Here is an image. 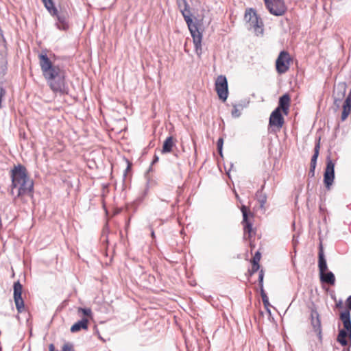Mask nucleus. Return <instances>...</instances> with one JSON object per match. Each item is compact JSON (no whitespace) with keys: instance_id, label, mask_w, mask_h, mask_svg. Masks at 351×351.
<instances>
[{"instance_id":"obj_40","label":"nucleus","mask_w":351,"mask_h":351,"mask_svg":"<svg viewBox=\"0 0 351 351\" xmlns=\"http://www.w3.org/2000/svg\"><path fill=\"white\" fill-rule=\"evenodd\" d=\"M315 167H316V164L311 163L310 169H313V171H315Z\"/></svg>"},{"instance_id":"obj_1","label":"nucleus","mask_w":351,"mask_h":351,"mask_svg":"<svg viewBox=\"0 0 351 351\" xmlns=\"http://www.w3.org/2000/svg\"><path fill=\"white\" fill-rule=\"evenodd\" d=\"M39 64L43 77L53 93L66 94L68 88L65 83V71L58 65H55L46 52L38 54Z\"/></svg>"},{"instance_id":"obj_30","label":"nucleus","mask_w":351,"mask_h":351,"mask_svg":"<svg viewBox=\"0 0 351 351\" xmlns=\"http://www.w3.org/2000/svg\"><path fill=\"white\" fill-rule=\"evenodd\" d=\"M223 144V139L222 138H219L217 141V145L218 152L221 156H222Z\"/></svg>"},{"instance_id":"obj_46","label":"nucleus","mask_w":351,"mask_h":351,"mask_svg":"<svg viewBox=\"0 0 351 351\" xmlns=\"http://www.w3.org/2000/svg\"><path fill=\"white\" fill-rule=\"evenodd\" d=\"M152 237H154V231L152 232Z\"/></svg>"},{"instance_id":"obj_12","label":"nucleus","mask_w":351,"mask_h":351,"mask_svg":"<svg viewBox=\"0 0 351 351\" xmlns=\"http://www.w3.org/2000/svg\"><path fill=\"white\" fill-rule=\"evenodd\" d=\"M285 123L284 118L281 114L280 109H275L271 114L269 117V125L281 128Z\"/></svg>"},{"instance_id":"obj_6","label":"nucleus","mask_w":351,"mask_h":351,"mask_svg":"<svg viewBox=\"0 0 351 351\" xmlns=\"http://www.w3.org/2000/svg\"><path fill=\"white\" fill-rule=\"evenodd\" d=\"M291 58L288 52L281 51L276 61V68L278 73H285L290 67Z\"/></svg>"},{"instance_id":"obj_9","label":"nucleus","mask_w":351,"mask_h":351,"mask_svg":"<svg viewBox=\"0 0 351 351\" xmlns=\"http://www.w3.org/2000/svg\"><path fill=\"white\" fill-rule=\"evenodd\" d=\"M335 164L330 159V158H327L326 161V167L325 169L324 175V182L327 189H330V186L332 184L334 178H335Z\"/></svg>"},{"instance_id":"obj_35","label":"nucleus","mask_w":351,"mask_h":351,"mask_svg":"<svg viewBox=\"0 0 351 351\" xmlns=\"http://www.w3.org/2000/svg\"><path fill=\"white\" fill-rule=\"evenodd\" d=\"M5 95V90L2 87H0V108H2V98Z\"/></svg>"},{"instance_id":"obj_33","label":"nucleus","mask_w":351,"mask_h":351,"mask_svg":"<svg viewBox=\"0 0 351 351\" xmlns=\"http://www.w3.org/2000/svg\"><path fill=\"white\" fill-rule=\"evenodd\" d=\"M260 259H261V254H260V252H257L255 253V254L252 258V263H256V264H259L258 263L260 261Z\"/></svg>"},{"instance_id":"obj_44","label":"nucleus","mask_w":351,"mask_h":351,"mask_svg":"<svg viewBox=\"0 0 351 351\" xmlns=\"http://www.w3.org/2000/svg\"><path fill=\"white\" fill-rule=\"evenodd\" d=\"M158 160V156H154V160H153L152 163H153V164H154V163H155V162H156Z\"/></svg>"},{"instance_id":"obj_14","label":"nucleus","mask_w":351,"mask_h":351,"mask_svg":"<svg viewBox=\"0 0 351 351\" xmlns=\"http://www.w3.org/2000/svg\"><path fill=\"white\" fill-rule=\"evenodd\" d=\"M290 101V96L288 94L283 95L280 97L278 106L276 109H280V111L282 110L285 115H287L289 112Z\"/></svg>"},{"instance_id":"obj_7","label":"nucleus","mask_w":351,"mask_h":351,"mask_svg":"<svg viewBox=\"0 0 351 351\" xmlns=\"http://www.w3.org/2000/svg\"><path fill=\"white\" fill-rule=\"evenodd\" d=\"M14 300L18 313H22L24 311V301L21 297L23 286L18 280L14 283Z\"/></svg>"},{"instance_id":"obj_23","label":"nucleus","mask_w":351,"mask_h":351,"mask_svg":"<svg viewBox=\"0 0 351 351\" xmlns=\"http://www.w3.org/2000/svg\"><path fill=\"white\" fill-rule=\"evenodd\" d=\"M347 337H349V332L346 330H340L338 337L337 341L342 346H346L348 344V341L346 339Z\"/></svg>"},{"instance_id":"obj_28","label":"nucleus","mask_w":351,"mask_h":351,"mask_svg":"<svg viewBox=\"0 0 351 351\" xmlns=\"http://www.w3.org/2000/svg\"><path fill=\"white\" fill-rule=\"evenodd\" d=\"M241 109H242V106H239L238 107V106L234 105L233 106V109L232 110V117H240V115H241Z\"/></svg>"},{"instance_id":"obj_38","label":"nucleus","mask_w":351,"mask_h":351,"mask_svg":"<svg viewBox=\"0 0 351 351\" xmlns=\"http://www.w3.org/2000/svg\"><path fill=\"white\" fill-rule=\"evenodd\" d=\"M126 161L128 162V167H127L126 169L125 170V176L130 170L131 166H132V164L129 162V160H126Z\"/></svg>"},{"instance_id":"obj_45","label":"nucleus","mask_w":351,"mask_h":351,"mask_svg":"<svg viewBox=\"0 0 351 351\" xmlns=\"http://www.w3.org/2000/svg\"><path fill=\"white\" fill-rule=\"evenodd\" d=\"M235 196H236L237 199L239 200L240 202H241V200L237 193L235 194Z\"/></svg>"},{"instance_id":"obj_13","label":"nucleus","mask_w":351,"mask_h":351,"mask_svg":"<svg viewBox=\"0 0 351 351\" xmlns=\"http://www.w3.org/2000/svg\"><path fill=\"white\" fill-rule=\"evenodd\" d=\"M311 325L319 338L322 334V325L319 315L316 309H312L311 312Z\"/></svg>"},{"instance_id":"obj_5","label":"nucleus","mask_w":351,"mask_h":351,"mask_svg":"<svg viewBox=\"0 0 351 351\" xmlns=\"http://www.w3.org/2000/svg\"><path fill=\"white\" fill-rule=\"evenodd\" d=\"M266 8L274 16H282L287 11L284 0H264Z\"/></svg>"},{"instance_id":"obj_39","label":"nucleus","mask_w":351,"mask_h":351,"mask_svg":"<svg viewBox=\"0 0 351 351\" xmlns=\"http://www.w3.org/2000/svg\"><path fill=\"white\" fill-rule=\"evenodd\" d=\"M308 176L311 177H313L315 176V171H313V169H310L308 172Z\"/></svg>"},{"instance_id":"obj_10","label":"nucleus","mask_w":351,"mask_h":351,"mask_svg":"<svg viewBox=\"0 0 351 351\" xmlns=\"http://www.w3.org/2000/svg\"><path fill=\"white\" fill-rule=\"evenodd\" d=\"M241 210L243 215V221L242 224L243 225V230L245 233H248L249 237L251 236V233L252 232V224L248 220V217L250 215L253 216L252 213L250 210V208L245 206L242 205L241 207Z\"/></svg>"},{"instance_id":"obj_32","label":"nucleus","mask_w":351,"mask_h":351,"mask_svg":"<svg viewBox=\"0 0 351 351\" xmlns=\"http://www.w3.org/2000/svg\"><path fill=\"white\" fill-rule=\"evenodd\" d=\"M62 351H74L73 346L69 343H66L62 348Z\"/></svg>"},{"instance_id":"obj_11","label":"nucleus","mask_w":351,"mask_h":351,"mask_svg":"<svg viewBox=\"0 0 351 351\" xmlns=\"http://www.w3.org/2000/svg\"><path fill=\"white\" fill-rule=\"evenodd\" d=\"M346 87L345 84H339L335 87L333 90L334 104L337 108H339L341 101L346 95Z\"/></svg>"},{"instance_id":"obj_16","label":"nucleus","mask_w":351,"mask_h":351,"mask_svg":"<svg viewBox=\"0 0 351 351\" xmlns=\"http://www.w3.org/2000/svg\"><path fill=\"white\" fill-rule=\"evenodd\" d=\"M340 319L343 322L344 329L349 332V337H351V319L350 313L348 310H346L340 314Z\"/></svg>"},{"instance_id":"obj_41","label":"nucleus","mask_w":351,"mask_h":351,"mask_svg":"<svg viewBox=\"0 0 351 351\" xmlns=\"http://www.w3.org/2000/svg\"><path fill=\"white\" fill-rule=\"evenodd\" d=\"M102 238H103V242H106V243H108V240L107 236H105L104 234H103L102 235Z\"/></svg>"},{"instance_id":"obj_37","label":"nucleus","mask_w":351,"mask_h":351,"mask_svg":"<svg viewBox=\"0 0 351 351\" xmlns=\"http://www.w3.org/2000/svg\"><path fill=\"white\" fill-rule=\"evenodd\" d=\"M346 306L348 310L350 311V310H351V295H350L346 300Z\"/></svg>"},{"instance_id":"obj_22","label":"nucleus","mask_w":351,"mask_h":351,"mask_svg":"<svg viewBox=\"0 0 351 351\" xmlns=\"http://www.w3.org/2000/svg\"><path fill=\"white\" fill-rule=\"evenodd\" d=\"M183 17L188 25L191 34L199 32L197 25L193 23L191 15L185 16L184 13H183Z\"/></svg>"},{"instance_id":"obj_31","label":"nucleus","mask_w":351,"mask_h":351,"mask_svg":"<svg viewBox=\"0 0 351 351\" xmlns=\"http://www.w3.org/2000/svg\"><path fill=\"white\" fill-rule=\"evenodd\" d=\"M78 312H82L84 315L85 316H90L92 314V311L90 308H79Z\"/></svg>"},{"instance_id":"obj_15","label":"nucleus","mask_w":351,"mask_h":351,"mask_svg":"<svg viewBox=\"0 0 351 351\" xmlns=\"http://www.w3.org/2000/svg\"><path fill=\"white\" fill-rule=\"evenodd\" d=\"M193 38L195 50L198 57H200L202 53V34L200 32L191 34Z\"/></svg>"},{"instance_id":"obj_43","label":"nucleus","mask_w":351,"mask_h":351,"mask_svg":"<svg viewBox=\"0 0 351 351\" xmlns=\"http://www.w3.org/2000/svg\"><path fill=\"white\" fill-rule=\"evenodd\" d=\"M336 306L337 308H341L342 306V302L341 301L339 302L338 303L336 304Z\"/></svg>"},{"instance_id":"obj_21","label":"nucleus","mask_w":351,"mask_h":351,"mask_svg":"<svg viewBox=\"0 0 351 351\" xmlns=\"http://www.w3.org/2000/svg\"><path fill=\"white\" fill-rule=\"evenodd\" d=\"M318 267L319 270V274L325 272L328 269L326 261L324 257L322 248H321L319 252Z\"/></svg>"},{"instance_id":"obj_24","label":"nucleus","mask_w":351,"mask_h":351,"mask_svg":"<svg viewBox=\"0 0 351 351\" xmlns=\"http://www.w3.org/2000/svg\"><path fill=\"white\" fill-rule=\"evenodd\" d=\"M178 3L182 14L184 13L185 16L191 15L189 6L186 0H178Z\"/></svg>"},{"instance_id":"obj_29","label":"nucleus","mask_w":351,"mask_h":351,"mask_svg":"<svg viewBox=\"0 0 351 351\" xmlns=\"http://www.w3.org/2000/svg\"><path fill=\"white\" fill-rule=\"evenodd\" d=\"M263 278H264V271L263 269H261L259 271V275H258V285H259L260 289L263 288Z\"/></svg>"},{"instance_id":"obj_27","label":"nucleus","mask_w":351,"mask_h":351,"mask_svg":"<svg viewBox=\"0 0 351 351\" xmlns=\"http://www.w3.org/2000/svg\"><path fill=\"white\" fill-rule=\"evenodd\" d=\"M260 290H261V295L262 298L263 304H264L265 307L267 308V311L270 313V311L268 308V307L270 306L268 297H267L266 293L265 292L264 288L260 289Z\"/></svg>"},{"instance_id":"obj_36","label":"nucleus","mask_w":351,"mask_h":351,"mask_svg":"<svg viewBox=\"0 0 351 351\" xmlns=\"http://www.w3.org/2000/svg\"><path fill=\"white\" fill-rule=\"evenodd\" d=\"M46 9H49V6H51L53 0H42Z\"/></svg>"},{"instance_id":"obj_17","label":"nucleus","mask_w":351,"mask_h":351,"mask_svg":"<svg viewBox=\"0 0 351 351\" xmlns=\"http://www.w3.org/2000/svg\"><path fill=\"white\" fill-rule=\"evenodd\" d=\"M342 108L341 119L342 121H344L351 112V92L345 99Z\"/></svg>"},{"instance_id":"obj_18","label":"nucleus","mask_w":351,"mask_h":351,"mask_svg":"<svg viewBox=\"0 0 351 351\" xmlns=\"http://www.w3.org/2000/svg\"><path fill=\"white\" fill-rule=\"evenodd\" d=\"M176 140L173 138V136H169L165 141L163 145L162 153L167 154L173 151V148L176 147Z\"/></svg>"},{"instance_id":"obj_3","label":"nucleus","mask_w":351,"mask_h":351,"mask_svg":"<svg viewBox=\"0 0 351 351\" xmlns=\"http://www.w3.org/2000/svg\"><path fill=\"white\" fill-rule=\"evenodd\" d=\"M244 17L249 29H253L256 35L263 34V21L253 8L247 9Z\"/></svg>"},{"instance_id":"obj_2","label":"nucleus","mask_w":351,"mask_h":351,"mask_svg":"<svg viewBox=\"0 0 351 351\" xmlns=\"http://www.w3.org/2000/svg\"><path fill=\"white\" fill-rule=\"evenodd\" d=\"M11 194H14V189L18 188L16 197H19L23 195L32 196L34 189V182L28 177L26 168L18 165L11 170Z\"/></svg>"},{"instance_id":"obj_34","label":"nucleus","mask_w":351,"mask_h":351,"mask_svg":"<svg viewBox=\"0 0 351 351\" xmlns=\"http://www.w3.org/2000/svg\"><path fill=\"white\" fill-rule=\"evenodd\" d=\"M260 268L259 264L252 263V269L250 270V275H253L256 273Z\"/></svg>"},{"instance_id":"obj_20","label":"nucleus","mask_w":351,"mask_h":351,"mask_svg":"<svg viewBox=\"0 0 351 351\" xmlns=\"http://www.w3.org/2000/svg\"><path fill=\"white\" fill-rule=\"evenodd\" d=\"M88 320L87 318H83L77 322L75 323L71 328L72 332H76L80 331L81 329L88 328Z\"/></svg>"},{"instance_id":"obj_25","label":"nucleus","mask_w":351,"mask_h":351,"mask_svg":"<svg viewBox=\"0 0 351 351\" xmlns=\"http://www.w3.org/2000/svg\"><path fill=\"white\" fill-rule=\"evenodd\" d=\"M264 187V185L262 186L261 189L258 191L256 193V196L257 198L258 202L260 203V206L261 208L264 206L267 202V195L263 193V189Z\"/></svg>"},{"instance_id":"obj_42","label":"nucleus","mask_w":351,"mask_h":351,"mask_svg":"<svg viewBox=\"0 0 351 351\" xmlns=\"http://www.w3.org/2000/svg\"><path fill=\"white\" fill-rule=\"evenodd\" d=\"M49 349V351H54V350H55L54 346L53 344H50Z\"/></svg>"},{"instance_id":"obj_8","label":"nucleus","mask_w":351,"mask_h":351,"mask_svg":"<svg viewBox=\"0 0 351 351\" xmlns=\"http://www.w3.org/2000/svg\"><path fill=\"white\" fill-rule=\"evenodd\" d=\"M215 89L219 97L223 101H226L228 97V92L227 79L225 76L219 75L217 77L215 82Z\"/></svg>"},{"instance_id":"obj_4","label":"nucleus","mask_w":351,"mask_h":351,"mask_svg":"<svg viewBox=\"0 0 351 351\" xmlns=\"http://www.w3.org/2000/svg\"><path fill=\"white\" fill-rule=\"evenodd\" d=\"M47 10L52 16L56 17V25L59 29L66 30L69 28V14L66 11H58L53 3Z\"/></svg>"},{"instance_id":"obj_19","label":"nucleus","mask_w":351,"mask_h":351,"mask_svg":"<svg viewBox=\"0 0 351 351\" xmlns=\"http://www.w3.org/2000/svg\"><path fill=\"white\" fill-rule=\"evenodd\" d=\"M320 280L322 282L327 283L330 285H334L335 282V277L332 272L328 271L319 274Z\"/></svg>"},{"instance_id":"obj_26","label":"nucleus","mask_w":351,"mask_h":351,"mask_svg":"<svg viewBox=\"0 0 351 351\" xmlns=\"http://www.w3.org/2000/svg\"><path fill=\"white\" fill-rule=\"evenodd\" d=\"M320 149V144H319V140L316 143L315 148H314V154L311 158V163L317 164V160L319 156Z\"/></svg>"}]
</instances>
